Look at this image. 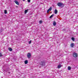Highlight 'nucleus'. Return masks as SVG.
<instances>
[{
	"label": "nucleus",
	"mask_w": 78,
	"mask_h": 78,
	"mask_svg": "<svg viewBox=\"0 0 78 78\" xmlns=\"http://www.w3.org/2000/svg\"><path fill=\"white\" fill-rule=\"evenodd\" d=\"M73 56H74V57L76 58V57H77L78 56V55H77V54L75 52H74L73 53Z\"/></svg>",
	"instance_id": "7ed1b4c3"
},
{
	"label": "nucleus",
	"mask_w": 78,
	"mask_h": 78,
	"mask_svg": "<svg viewBox=\"0 0 78 78\" xmlns=\"http://www.w3.org/2000/svg\"><path fill=\"white\" fill-rule=\"evenodd\" d=\"M39 23H42V21L41 20L39 21Z\"/></svg>",
	"instance_id": "a211bd4d"
},
{
	"label": "nucleus",
	"mask_w": 78,
	"mask_h": 78,
	"mask_svg": "<svg viewBox=\"0 0 78 78\" xmlns=\"http://www.w3.org/2000/svg\"><path fill=\"white\" fill-rule=\"evenodd\" d=\"M53 16H54V14H53L50 17V18L51 19V18H52V17H53Z\"/></svg>",
	"instance_id": "4468645a"
},
{
	"label": "nucleus",
	"mask_w": 78,
	"mask_h": 78,
	"mask_svg": "<svg viewBox=\"0 0 78 78\" xmlns=\"http://www.w3.org/2000/svg\"><path fill=\"white\" fill-rule=\"evenodd\" d=\"M29 10L28 9L27 10H25L24 11V13L25 14H27V12H28V11Z\"/></svg>",
	"instance_id": "1a4fd4ad"
},
{
	"label": "nucleus",
	"mask_w": 78,
	"mask_h": 78,
	"mask_svg": "<svg viewBox=\"0 0 78 78\" xmlns=\"http://www.w3.org/2000/svg\"><path fill=\"white\" fill-rule=\"evenodd\" d=\"M28 42L29 44H31V40H30V41H29Z\"/></svg>",
	"instance_id": "6ab92c4d"
},
{
	"label": "nucleus",
	"mask_w": 78,
	"mask_h": 78,
	"mask_svg": "<svg viewBox=\"0 0 78 78\" xmlns=\"http://www.w3.org/2000/svg\"><path fill=\"white\" fill-rule=\"evenodd\" d=\"M55 14H57L58 13V10H57V9H55Z\"/></svg>",
	"instance_id": "9b49d317"
},
{
	"label": "nucleus",
	"mask_w": 78,
	"mask_h": 78,
	"mask_svg": "<svg viewBox=\"0 0 78 78\" xmlns=\"http://www.w3.org/2000/svg\"><path fill=\"white\" fill-rule=\"evenodd\" d=\"M4 14H7V10H5L4 11Z\"/></svg>",
	"instance_id": "f3484780"
},
{
	"label": "nucleus",
	"mask_w": 78,
	"mask_h": 78,
	"mask_svg": "<svg viewBox=\"0 0 78 78\" xmlns=\"http://www.w3.org/2000/svg\"><path fill=\"white\" fill-rule=\"evenodd\" d=\"M40 65H41V66H45V62L44 61H41L40 63Z\"/></svg>",
	"instance_id": "20e7f679"
},
{
	"label": "nucleus",
	"mask_w": 78,
	"mask_h": 78,
	"mask_svg": "<svg viewBox=\"0 0 78 78\" xmlns=\"http://www.w3.org/2000/svg\"><path fill=\"white\" fill-rule=\"evenodd\" d=\"M68 70H70L71 69V67H70V66H68Z\"/></svg>",
	"instance_id": "2eb2a0df"
},
{
	"label": "nucleus",
	"mask_w": 78,
	"mask_h": 78,
	"mask_svg": "<svg viewBox=\"0 0 78 78\" xmlns=\"http://www.w3.org/2000/svg\"><path fill=\"white\" fill-rule=\"evenodd\" d=\"M27 1L29 3H30V0H27Z\"/></svg>",
	"instance_id": "412c9836"
},
{
	"label": "nucleus",
	"mask_w": 78,
	"mask_h": 78,
	"mask_svg": "<svg viewBox=\"0 0 78 78\" xmlns=\"http://www.w3.org/2000/svg\"><path fill=\"white\" fill-rule=\"evenodd\" d=\"M71 39L72 41H75V38L72 37Z\"/></svg>",
	"instance_id": "dca6fc26"
},
{
	"label": "nucleus",
	"mask_w": 78,
	"mask_h": 78,
	"mask_svg": "<svg viewBox=\"0 0 78 78\" xmlns=\"http://www.w3.org/2000/svg\"><path fill=\"white\" fill-rule=\"evenodd\" d=\"M27 58H28V59H30V58H31V53H29L27 54Z\"/></svg>",
	"instance_id": "f03ea898"
},
{
	"label": "nucleus",
	"mask_w": 78,
	"mask_h": 78,
	"mask_svg": "<svg viewBox=\"0 0 78 78\" xmlns=\"http://www.w3.org/2000/svg\"><path fill=\"white\" fill-rule=\"evenodd\" d=\"M70 46L71 47H73V46H74V43H72L71 44V45Z\"/></svg>",
	"instance_id": "0eeeda50"
},
{
	"label": "nucleus",
	"mask_w": 78,
	"mask_h": 78,
	"mask_svg": "<svg viewBox=\"0 0 78 78\" xmlns=\"http://www.w3.org/2000/svg\"><path fill=\"white\" fill-rule=\"evenodd\" d=\"M25 64H28V61L27 60H26L25 61Z\"/></svg>",
	"instance_id": "ddd939ff"
},
{
	"label": "nucleus",
	"mask_w": 78,
	"mask_h": 78,
	"mask_svg": "<svg viewBox=\"0 0 78 78\" xmlns=\"http://www.w3.org/2000/svg\"><path fill=\"white\" fill-rule=\"evenodd\" d=\"M23 1H25V0H23Z\"/></svg>",
	"instance_id": "4be33fe9"
},
{
	"label": "nucleus",
	"mask_w": 78,
	"mask_h": 78,
	"mask_svg": "<svg viewBox=\"0 0 78 78\" xmlns=\"http://www.w3.org/2000/svg\"><path fill=\"white\" fill-rule=\"evenodd\" d=\"M0 56H3V55H2V53H0Z\"/></svg>",
	"instance_id": "aec40b11"
},
{
	"label": "nucleus",
	"mask_w": 78,
	"mask_h": 78,
	"mask_svg": "<svg viewBox=\"0 0 78 78\" xmlns=\"http://www.w3.org/2000/svg\"><path fill=\"white\" fill-rule=\"evenodd\" d=\"M9 73H10V72H9Z\"/></svg>",
	"instance_id": "5701e85b"
},
{
	"label": "nucleus",
	"mask_w": 78,
	"mask_h": 78,
	"mask_svg": "<svg viewBox=\"0 0 78 78\" xmlns=\"http://www.w3.org/2000/svg\"><path fill=\"white\" fill-rule=\"evenodd\" d=\"M52 9V8L51 7H50L49 9L47 10V12H50V11Z\"/></svg>",
	"instance_id": "39448f33"
},
{
	"label": "nucleus",
	"mask_w": 78,
	"mask_h": 78,
	"mask_svg": "<svg viewBox=\"0 0 78 78\" xmlns=\"http://www.w3.org/2000/svg\"><path fill=\"white\" fill-rule=\"evenodd\" d=\"M8 50H9V51H12V48H8Z\"/></svg>",
	"instance_id": "9d476101"
},
{
	"label": "nucleus",
	"mask_w": 78,
	"mask_h": 78,
	"mask_svg": "<svg viewBox=\"0 0 78 78\" xmlns=\"http://www.w3.org/2000/svg\"><path fill=\"white\" fill-rule=\"evenodd\" d=\"M61 67V65L60 64L59 65H58L57 66L58 69H60Z\"/></svg>",
	"instance_id": "6e6552de"
},
{
	"label": "nucleus",
	"mask_w": 78,
	"mask_h": 78,
	"mask_svg": "<svg viewBox=\"0 0 78 78\" xmlns=\"http://www.w3.org/2000/svg\"><path fill=\"white\" fill-rule=\"evenodd\" d=\"M14 2H15V3H16V5H19V2H17V1L15 0Z\"/></svg>",
	"instance_id": "423d86ee"
},
{
	"label": "nucleus",
	"mask_w": 78,
	"mask_h": 78,
	"mask_svg": "<svg viewBox=\"0 0 78 78\" xmlns=\"http://www.w3.org/2000/svg\"><path fill=\"white\" fill-rule=\"evenodd\" d=\"M16 7H18L17 6H16Z\"/></svg>",
	"instance_id": "b1692460"
},
{
	"label": "nucleus",
	"mask_w": 78,
	"mask_h": 78,
	"mask_svg": "<svg viewBox=\"0 0 78 78\" xmlns=\"http://www.w3.org/2000/svg\"><path fill=\"white\" fill-rule=\"evenodd\" d=\"M57 5L58 6H59V7H63V6H64V4L62 3L59 2L58 3Z\"/></svg>",
	"instance_id": "f257e3e1"
},
{
	"label": "nucleus",
	"mask_w": 78,
	"mask_h": 78,
	"mask_svg": "<svg viewBox=\"0 0 78 78\" xmlns=\"http://www.w3.org/2000/svg\"><path fill=\"white\" fill-rule=\"evenodd\" d=\"M53 25L54 26H55V25H56V23L55 21H54L53 22Z\"/></svg>",
	"instance_id": "f8f14e48"
}]
</instances>
